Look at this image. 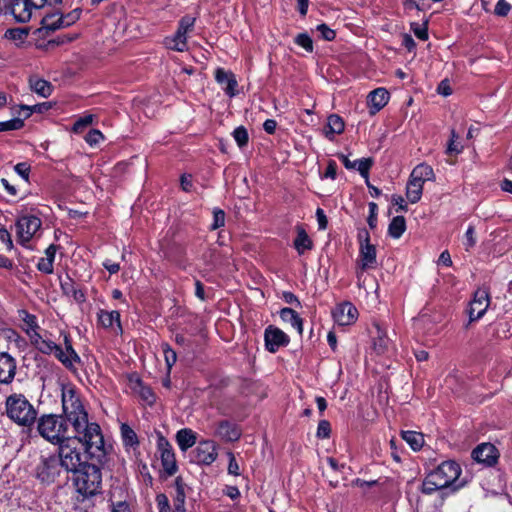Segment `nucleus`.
I'll return each mask as SVG.
<instances>
[{
    "label": "nucleus",
    "mask_w": 512,
    "mask_h": 512,
    "mask_svg": "<svg viewBox=\"0 0 512 512\" xmlns=\"http://www.w3.org/2000/svg\"><path fill=\"white\" fill-rule=\"evenodd\" d=\"M61 400L65 418L55 414L42 415L37 422L39 434L52 444L77 439L87 453L102 452L104 438L100 426L88 421V413L76 388L71 384L62 386Z\"/></svg>",
    "instance_id": "obj_1"
},
{
    "label": "nucleus",
    "mask_w": 512,
    "mask_h": 512,
    "mask_svg": "<svg viewBox=\"0 0 512 512\" xmlns=\"http://www.w3.org/2000/svg\"><path fill=\"white\" fill-rule=\"evenodd\" d=\"M75 489L73 509L76 512H92L102 496V472L99 466L84 463L74 471L72 478Z\"/></svg>",
    "instance_id": "obj_2"
},
{
    "label": "nucleus",
    "mask_w": 512,
    "mask_h": 512,
    "mask_svg": "<svg viewBox=\"0 0 512 512\" xmlns=\"http://www.w3.org/2000/svg\"><path fill=\"white\" fill-rule=\"evenodd\" d=\"M7 416L19 426L29 427L37 419V411L23 394H11L6 398Z\"/></svg>",
    "instance_id": "obj_3"
},
{
    "label": "nucleus",
    "mask_w": 512,
    "mask_h": 512,
    "mask_svg": "<svg viewBox=\"0 0 512 512\" xmlns=\"http://www.w3.org/2000/svg\"><path fill=\"white\" fill-rule=\"evenodd\" d=\"M5 38L15 46L26 48L34 45L38 49L43 50H52L60 45H63L67 42H72L76 39L75 36L67 37V36H56L54 34H44V37L34 38L36 34H4Z\"/></svg>",
    "instance_id": "obj_4"
},
{
    "label": "nucleus",
    "mask_w": 512,
    "mask_h": 512,
    "mask_svg": "<svg viewBox=\"0 0 512 512\" xmlns=\"http://www.w3.org/2000/svg\"><path fill=\"white\" fill-rule=\"evenodd\" d=\"M80 15L81 10L79 9H74L65 15L60 13L48 14L41 20L42 27L35 32H42L43 30L50 32L58 29H66L78 21Z\"/></svg>",
    "instance_id": "obj_5"
},
{
    "label": "nucleus",
    "mask_w": 512,
    "mask_h": 512,
    "mask_svg": "<svg viewBox=\"0 0 512 512\" xmlns=\"http://www.w3.org/2000/svg\"><path fill=\"white\" fill-rule=\"evenodd\" d=\"M62 0H13L11 12L19 22H27L31 19L32 11L38 10L45 5H56Z\"/></svg>",
    "instance_id": "obj_6"
},
{
    "label": "nucleus",
    "mask_w": 512,
    "mask_h": 512,
    "mask_svg": "<svg viewBox=\"0 0 512 512\" xmlns=\"http://www.w3.org/2000/svg\"><path fill=\"white\" fill-rule=\"evenodd\" d=\"M76 441L77 439H70L58 444V461L60 465L73 473L84 465L81 461V452L76 446H73Z\"/></svg>",
    "instance_id": "obj_7"
},
{
    "label": "nucleus",
    "mask_w": 512,
    "mask_h": 512,
    "mask_svg": "<svg viewBox=\"0 0 512 512\" xmlns=\"http://www.w3.org/2000/svg\"><path fill=\"white\" fill-rule=\"evenodd\" d=\"M42 226L40 218L33 215H23L18 218L15 227L18 242L27 247L30 240L36 235Z\"/></svg>",
    "instance_id": "obj_8"
},
{
    "label": "nucleus",
    "mask_w": 512,
    "mask_h": 512,
    "mask_svg": "<svg viewBox=\"0 0 512 512\" xmlns=\"http://www.w3.org/2000/svg\"><path fill=\"white\" fill-rule=\"evenodd\" d=\"M460 474V465L454 460L443 461L430 472L431 478L443 484L444 488L451 486L458 479Z\"/></svg>",
    "instance_id": "obj_9"
},
{
    "label": "nucleus",
    "mask_w": 512,
    "mask_h": 512,
    "mask_svg": "<svg viewBox=\"0 0 512 512\" xmlns=\"http://www.w3.org/2000/svg\"><path fill=\"white\" fill-rule=\"evenodd\" d=\"M192 455L195 463L209 466L217 459V446L211 440L200 441L192 451Z\"/></svg>",
    "instance_id": "obj_10"
},
{
    "label": "nucleus",
    "mask_w": 512,
    "mask_h": 512,
    "mask_svg": "<svg viewBox=\"0 0 512 512\" xmlns=\"http://www.w3.org/2000/svg\"><path fill=\"white\" fill-rule=\"evenodd\" d=\"M471 456L477 463L492 467L497 463L500 454L492 443H482L473 449Z\"/></svg>",
    "instance_id": "obj_11"
},
{
    "label": "nucleus",
    "mask_w": 512,
    "mask_h": 512,
    "mask_svg": "<svg viewBox=\"0 0 512 512\" xmlns=\"http://www.w3.org/2000/svg\"><path fill=\"white\" fill-rule=\"evenodd\" d=\"M157 446L163 470L169 476L174 475L177 472V463L172 446L163 436L159 437Z\"/></svg>",
    "instance_id": "obj_12"
},
{
    "label": "nucleus",
    "mask_w": 512,
    "mask_h": 512,
    "mask_svg": "<svg viewBox=\"0 0 512 512\" xmlns=\"http://www.w3.org/2000/svg\"><path fill=\"white\" fill-rule=\"evenodd\" d=\"M490 297L486 290L478 289L474 293L473 300L470 302L468 310L469 321L473 322L480 319L489 307Z\"/></svg>",
    "instance_id": "obj_13"
},
{
    "label": "nucleus",
    "mask_w": 512,
    "mask_h": 512,
    "mask_svg": "<svg viewBox=\"0 0 512 512\" xmlns=\"http://www.w3.org/2000/svg\"><path fill=\"white\" fill-rule=\"evenodd\" d=\"M334 322L339 326H347L353 324L358 317L357 308L350 302L338 304L332 310Z\"/></svg>",
    "instance_id": "obj_14"
},
{
    "label": "nucleus",
    "mask_w": 512,
    "mask_h": 512,
    "mask_svg": "<svg viewBox=\"0 0 512 512\" xmlns=\"http://www.w3.org/2000/svg\"><path fill=\"white\" fill-rule=\"evenodd\" d=\"M264 341L266 349L275 353L287 343V336L281 329L269 325L264 331Z\"/></svg>",
    "instance_id": "obj_15"
},
{
    "label": "nucleus",
    "mask_w": 512,
    "mask_h": 512,
    "mask_svg": "<svg viewBox=\"0 0 512 512\" xmlns=\"http://www.w3.org/2000/svg\"><path fill=\"white\" fill-rule=\"evenodd\" d=\"M59 461L56 457L43 458L37 467V477L46 483L53 482L59 475Z\"/></svg>",
    "instance_id": "obj_16"
},
{
    "label": "nucleus",
    "mask_w": 512,
    "mask_h": 512,
    "mask_svg": "<svg viewBox=\"0 0 512 512\" xmlns=\"http://www.w3.org/2000/svg\"><path fill=\"white\" fill-rule=\"evenodd\" d=\"M120 434L122 444L127 453H132L136 458L139 457V439L136 432L126 423H122L120 426Z\"/></svg>",
    "instance_id": "obj_17"
},
{
    "label": "nucleus",
    "mask_w": 512,
    "mask_h": 512,
    "mask_svg": "<svg viewBox=\"0 0 512 512\" xmlns=\"http://www.w3.org/2000/svg\"><path fill=\"white\" fill-rule=\"evenodd\" d=\"M16 360L7 352H0V383L10 384L16 374Z\"/></svg>",
    "instance_id": "obj_18"
},
{
    "label": "nucleus",
    "mask_w": 512,
    "mask_h": 512,
    "mask_svg": "<svg viewBox=\"0 0 512 512\" xmlns=\"http://www.w3.org/2000/svg\"><path fill=\"white\" fill-rule=\"evenodd\" d=\"M296 237L293 240V247L297 251L299 256L306 254L313 250L314 242L306 232L302 224H298L295 227Z\"/></svg>",
    "instance_id": "obj_19"
},
{
    "label": "nucleus",
    "mask_w": 512,
    "mask_h": 512,
    "mask_svg": "<svg viewBox=\"0 0 512 512\" xmlns=\"http://www.w3.org/2000/svg\"><path fill=\"white\" fill-rule=\"evenodd\" d=\"M215 435L223 441L234 442L240 438L241 430L236 424L223 420L217 424Z\"/></svg>",
    "instance_id": "obj_20"
},
{
    "label": "nucleus",
    "mask_w": 512,
    "mask_h": 512,
    "mask_svg": "<svg viewBox=\"0 0 512 512\" xmlns=\"http://www.w3.org/2000/svg\"><path fill=\"white\" fill-rule=\"evenodd\" d=\"M215 79L228 96L233 97L236 95L238 83L232 72L226 71L223 68H217L215 71Z\"/></svg>",
    "instance_id": "obj_21"
},
{
    "label": "nucleus",
    "mask_w": 512,
    "mask_h": 512,
    "mask_svg": "<svg viewBox=\"0 0 512 512\" xmlns=\"http://www.w3.org/2000/svg\"><path fill=\"white\" fill-rule=\"evenodd\" d=\"M389 92L385 88H376L368 94L367 103L370 108V114L379 112L388 102Z\"/></svg>",
    "instance_id": "obj_22"
},
{
    "label": "nucleus",
    "mask_w": 512,
    "mask_h": 512,
    "mask_svg": "<svg viewBox=\"0 0 512 512\" xmlns=\"http://www.w3.org/2000/svg\"><path fill=\"white\" fill-rule=\"evenodd\" d=\"M359 256L361 259V268L363 270L375 268L376 260V247L371 243H363L359 247Z\"/></svg>",
    "instance_id": "obj_23"
},
{
    "label": "nucleus",
    "mask_w": 512,
    "mask_h": 512,
    "mask_svg": "<svg viewBox=\"0 0 512 512\" xmlns=\"http://www.w3.org/2000/svg\"><path fill=\"white\" fill-rule=\"evenodd\" d=\"M30 341L39 352L46 355L53 354L55 356L59 348L58 344L41 335L40 333L33 334L32 339H30Z\"/></svg>",
    "instance_id": "obj_24"
},
{
    "label": "nucleus",
    "mask_w": 512,
    "mask_h": 512,
    "mask_svg": "<svg viewBox=\"0 0 512 512\" xmlns=\"http://www.w3.org/2000/svg\"><path fill=\"white\" fill-rule=\"evenodd\" d=\"M61 289L66 296L72 297L77 303L81 304L86 300V294L76 283L67 277L60 283Z\"/></svg>",
    "instance_id": "obj_25"
},
{
    "label": "nucleus",
    "mask_w": 512,
    "mask_h": 512,
    "mask_svg": "<svg viewBox=\"0 0 512 512\" xmlns=\"http://www.w3.org/2000/svg\"><path fill=\"white\" fill-rule=\"evenodd\" d=\"M176 442L181 451L185 452L196 444V433L190 428L180 429L176 433Z\"/></svg>",
    "instance_id": "obj_26"
},
{
    "label": "nucleus",
    "mask_w": 512,
    "mask_h": 512,
    "mask_svg": "<svg viewBox=\"0 0 512 512\" xmlns=\"http://www.w3.org/2000/svg\"><path fill=\"white\" fill-rule=\"evenodd\" d=\"M423 185V180H418L410 175L406 187V197L410 203L415 204L421 199Z\"/></svg>",
    "instance_id": "obj_27"
},
{
    "label": "nucleus",
    "mask_w": 512,
    "mask_h": 512,
    "mask_svg": "<svg viewBox=\"0 0 512 512\" xmlns=\"http://www.w3.org/2000/svg\"><path fill=\"white\" fill-rule=\"evenodd\" d=\"M55 357L67 368H71L75 363H80L81 361L79 355L76 353L72 346H68V348L62 349V347L59 345Z\"/></svg>",
    "instance_id": "obj_28"
},
{
    "label": "nucleus",
    "mask_w": 512,
    "mask_h": 512,
    "mask_svg": "<svg viewBox=\"0 0 512 512\" xmlns=\"http://www.w3.org/2000/svg\"><path fill=\"white\" fill-rule=\"evenodd\" d=\"M98 322L103 328H112L114 324L121 330L120 313L118 311L99 310L97 313Z\"/></svg>",
    "instance_id": "obj_29"
},
{
    "label": "nucleus",
    "mask_w": 512,
    "mask_h": 512,
    "mask_svg": "<svg viewBox=\"0 0 512 512\" xmlns=\"http://www.w3.org/2000/svg\"><path fill=\"white\" fill-rule=\"evenodd\" d=\"M163 44L167 49L178 52H183L188 48L186 34H168L164 38Z\"/></svg>",
    "instance_id": "obj_30"
},
{
    "label": "nucleus",
    "mask_w": 512,
    "mask_h": 512,
    "mask_svg": "<svg viewBox=\"0 0 512 512\" xmlns=\"http://www.w3.org/2000/svg\"><path fill=\"white\" fill-rule=\"evenodd\" d=\"M345 129V123L342 117L337 114H331L327 118V125L325 135L330 140L333 139L335 134L343 133Z\"/></svg>",
    "instance_id": "obj_31"
},
{
    "label": "nucleus",
    "mask_w": 512,
    "mask_h": 512,
    "mask_svg": "<svg viewBox=\"0 0 512 512\" xmlns=\"http://www.w3.org/2000/svg\"><path fill=\"white\" fill-rule=\"evenodd\" d=\"M29 84L32 91L44 98L49 97L53 92V85L47 80L31 77Z\"/></svg>",
    "instance_id": "obj_32"
},
{
    "label": "nucleus",
    "mask_w": 512,
    "mask_h": 512,
    "mask_svg": "<svg viewBox=\"0 0 512 512\" xmlns=\"http://www.w3.org/2000/svg\"><path fill=\"white\" fill-rule=\"evenodd\" d=\"M20 317L25 325L23 328L29 339H32L33 334H39L38 330L40 329L37 317L33 314H30L26 310L20 311Z\"/></svg>",
    "instance_id": "obj_33"
},
{
    "label": "nucleus",
    "mask_w": 512,
    "mask_h": 512,
    "mask_svg": "<svg viewBox=\"0 0 512 512\" xmlns=\"http://www.w3.org/2000/svg\"><path fill=\"white\" fill-rule=\"evenodd\" d=\"M133 390L147 405L151 406L155 403L156 396L153 390L151 389V387L145 385L142 380L138 379L135 382Z\"/></svg>",
    "instance_id": "obj_34"
},
{
    "label": "nucleus",
    "mask_w": 512,
    "mask_h": 512,
    "mask_svg": "<svg viewBox=\"0 0 512 512\" xmlns=\"http://www.w3.org/2000/svg\"><path fill=\"white\" fill-rule=\"evenodd\" d=\"M401 437L414 451H419L424 445V435L416 431H401Z\"/></svg>",
    "instance_id": "obj_35"
},
{
    "label": "nucleus",
    "mask_w": 512,
    "mask_h": 512,
    "mask_svg": "<svg viewBox=\"0 0 512 512\" xmlns=\"http://www.w3.org/2000/svg\"><path fill=\"white\" fill-rule=\"evenodd\" d=\"M406 230V220L404 216H395L388 226V235L394 239H399Z\"/></svg>",
    "instance_id": "obj_36"
},
{
    "label": "nucleus",
    "mask_w": 512,
    "mask_h": 512,
    "mask_svg": "<svg viewBox=\"0 0 512 512\" xmlns=\"http://www.w3.org/2000/svg\"><path fill=\"white\" fill-rule=\"evenodd\" d=\"M410 175L414 176L418 180H423V183L432 180L435 176L432 167L427 164L417 165Z\"/></svg>",
    "instance_id": "obj_37"
},
{
    "label": "nucleus",
    "mask_w": 512,
    "mask_h": 512,
    "mask_svg": "<svg viewBox=\"0 0 512 512\" xmlns=\"http://www.w3.org/2000/svg\"><path fill=\"white\" fill-rule=\"evenodd\" d=\"M375 328L377 330V336L373 338V348L378 354H382L387 349L389 339L380 329L379 325H375Z\"/></svg>",
    "instance_id": "obj_38"
},
{
    "label": "nucleus",
    "mask_w": 512,
    "mask_h": 512,
    "mask_svg": "<svg viewBox=\"0 0 512 512\" xmlns=\"http://www.w3.org/2000/svg\"><path fill=\"white\" fill-rule=\"evenodd\" d=\"M445 489L443 487V484L440 482H437L434 478H431L430 473L425 477L423 480L422 486H421V492L423 494L430 495L436 490H442Z\"/></svg>",
    "instance_id": "obj_39"
},
{
    "label": "nucleus",
    "mask_w": 512,
    "mask_h": 512,
    "mask_svg": "<svg viewBox=\"0 0 512 512\" xmlns=\"http://www.w3.org/2000/svg\"><path fill=\"white\" fill-rule=\"evenodd\" d=\"M24 126L23 119L16 117L0 122V132L19 130Z\"/></svg>",
    "instance_id": "obj_40"
},
{
    "label": "nucleus",
    "mask_w": 512,
    "mask_h": 512,
    "mask_svg": "<svg viewBox=\"0 0 512 512\" xmlns=\"http://www.w3.org/2000/svg\"><path fill=\"white\" fill-rule=\"evenodd\" d=\"M109 503L111 512H131L130 506L125 500H115L114 492L111 493Z\"/></svg>",
    "instance_id": "obj_41"
},
{
    "label": "nucleus",
    "mask_w": 512,
    "mask_h": 512,
    "mask_svg": "<svg viewBox=\"0 0 512 512\" xmlns=\"http://www.w3.org/2000/svg\"><path fill=\"white\" fill-rule=\"evenodd\" d=\"M374 161L372 158H362L359 160H356V164H358V171L360 175L365 179H369V170L371 169Z\"/></svg>",
    "instance_id": "obj_42"
},
{
    "label": "nucleus",
    "mask_w": 512,
    "mask_h": 512,
    "mask_svg": "<svg viewBox=\"0 0 512 512\" xmlns=\"http://www.w3.org/2000/svg\"><path fill=\"white\" fill-rule=\"evenodd\" d=\"M233 137L239 147L246 146L249 140L248 132L243 126H239L233 131Z\"/></svg>",
    "instance_id": "obj_43"
},
{
    "label": "nucleus",
    "mask_w": 512,
    "mask_h": 512,
    "mask_svg": "<svg viewBox=\"0 0 512 512\" xmlns=\"http://www.w3.org/2000/svg\"><path fill=\"white\" fill-rule=\"evenodd\" d=\"M93 118L94 117L91 114L80 117L73 124L72 130L75 133H81L86 127L92 124Z\"/></svg>",
    "instance_id": "obj_44"
},
{
    "label": "nucleus",
    "mask_w": 512,
    "mask_h": 512,
    "mask_svg": "<svg viewBox=\"0 0 512 512\" xmlns=\"http://www.w3.org/2000/svg\"><path fill=\"white\" fill-rule=\"evenodd\" d=\"M331 435V424L328 420H320L317 427L316 437L327 439Z\"/></svg>",
    "instance_id": "obj_45"
},
{
    "label": "nucleus",
    "mask_w": 512,
    "mask_h": 512,
    "mask_svg": "<svg viewBox=\"0 0 512 512\" xmlns=\"http://www.w3.org/2000/svg\"><path fill=\"white\" fill-rule=\"evenodd\" d=\"M163 352L167 368L170 370L177 361V354L168 344L163 345Z\"/></svg>",
    "instance_id": "obj_46"
},
{
    "label": "nucleus",
    "mask_w": 512,
    "mask_h": 512,
    "mask_svg": "<svg viewBox=\"0 0 512 512\" xmlns=\"http://www.w3.org/2000/svg\"><path fill=\"white\" fill-rule=\"evenodd\" d=\"M294 41L297 45L303 47L307 52L313 51V41L309 34H297V37Z\"/></svg>",
    "instance_id": "obj_47"
},
{
    "label": "nucleus",
    "mask_w": 512,
    "mask_h": 512,
    "mask_svg": "<svg viewBox=\"0 0 512 512\" xmlns=\"http://www.w3.org/2000/svg\"><path fill=\"white\" fill-rule=\"evenodd\" d=\"M225 225V212L222 209L215 208L213 210V223L211 229L215 230Z\"/></svg>",
    "instance_id": "obj_48"
},
{
    "label": "nucleus",
    "mask_w": 512,
    "mask_h": 512,
    "mask_svg": "<svg viewBox=\"0 0 512 512\" xmlns=\"http://www.w3.org/2000/svg\"><path fill=\"white\" fill-rule=\"evenodd\" d=\"M511 8V4L506 0H498L494 8V13L497 16L505 17L509 14Z\"/></svg>",
    "instance_id": "obj_49"
},
{
    "label": "nucleus",
    "mask_w": 512,
    "mask_h": 512,
    "mask_svg": "<svg viewBox=\"0 0 512 512\" xmlns=\"http://www.w3.org/2000/svg\"><path fill=\"white\" fill-rule=\"evenodd\" d=\"M103 138V134L101 133V131L97 129L90 130L85 136V140L90 146L99 144L100 141L103 140Z\"/></svg>",
    "instance_id": "obj_50"
},
{
    "label": "nucleus",
    "mask_w": 512,
    "mask_h": 512,
    "mask_svg": "<svg viewBox=\"0 0 512 512\" xmlns=\"http://www.w3.org/2000/svg\"><path fill=\"white\" fill-rule=\"evenodd\" d=\"M290 324L297 329L299 335L302 334L303 320L299 316V314L292 308H290Z\"/></svg>",
    "instance_id": "obj_51"
},
{
    "label": "nucleus",
    "mask_w": 512,
    "mask_h": 512,
    "mask_svg": "<svg viewBox=\"0 0 512 512\" xmlns=\"http://www.w3.org/2000/svg\"><path fill=\"white\" fill-rule=\"evenodd\" d=\"M156 503L159 512H171L170 503L165 494H158L156 496Z\"/></svg>",
    "instance_id": "obj_52"
},
{
    "label": "nucleus",
    "mask_w": 512,
    "mask_h": 512,
    "mask_svg": "<svg viewBox=\"0 0 512 512\" xmlns=\"http://www.w3.org/2000/svg\"><path fill=\"white\" fill-rule=\"evenodd\" d=\"M53 263L51 259L47 258H40L37 264V269L45 274H52L53 273Z\"/></svg>",
    "instance_id": "obj_53"
},
{
    "label": "nucleus",
    "mask_w": 512,
    "mask_h": 512,
    "mask_svg": "<svg viewBox=\"0 0 512 512\" xmlns=\"http://www.w3.org/2000/svg\"><path fill=\"white\" fill-rule=\"evenodd\" d=\"M15 172L21 176L26 182L29 180L30 165L26 162H21L15 165Z\"/></svg>",
    "instance_id": "obj_54"
},
{
    "label": "nucleus",
    "mask_w": 512,
    "mask_h": 512,
    "mask_svg": "<svg viewBox=\"0 0 512 512\" xmlns=\"http://www.w3.org/2000/svg\"><path fill=\"white\" fill-rule=\"evenodd\" d=\"M458 138V135L456 134V131L453 129L451 131V139L448 143V146H447V153L448 154H452V153H455V154H458L462 151V146L459 147L458 144H456V139Z\"/></svg>",
    "instance_id": "obj_55"
},
{
    "label": "nucleus",
    "mask_w": 512,
    "mask_h": 512,
    "mask_svg": "<svg viewBox=\"0 0 512 512\" xmlns=\"http://www.w3.org/2000/svg\"><path fill=\"white\" fill-rule=\"evenodd\" d=\"M195 18L192 16H184L179 23L177 32H188L194 25Z\"/></svg>",
    "instance_id": "obj_56"
},
{
    "label": "nucleus",
    "mask_w": 512,
    "mask_h": 512,
    "mask_svg": "<svg viewBox=\"0 0 512 512\" xmlns=\"http://www.w3.org/2000/svg\"><path fill=\"white\" fill-rule=\"evenodd\" d=\"M466 237V250L468 251L470 248L474 247L476 244V237H475V229L474 226L470 225L465 233Z\"/></svg>",
    "instance_id": "obj_57"
},
{
    "label": "nucleus",
    "mask_w": 512,
    "mask_h": 512,
    "mask_svg": "<svg viewBox=\"0 0 512 512\" xmlns=\"http://www.w3.org/2000/svg\"><path fill=\"white\" fill-rule=\"evenodd\" d=\"M229 456V464H228V473L234 476L240 475L239 465L236 461V458L233 453H228Z\"/></svg>",
    "instance_id": "obj_58"
},
{
    "label": "nucleus",
    "mask_w": 512,
    "mask_h": 512,
    "mask_svg": "<svg viewBox=\"0 0 512 512\" xmlns=\"http://www.w3.org/2000/svg\"><path fill=\"white\" fill-rule=\"evenodd\" d=\"M337 176V163L334 160H329L324 173L325 178L335 179Z\"/></svg>",
    "instance_id": "obj_59"
},
{
    "label": "nucleus",
    "mask_w": 512,
    "mask_h": 512,
    "mask_svg": "<svg viewBox=\"0 0 512 512\" xmlns=\"http://www.w3.org/2000/svg\"><path fill=\"white\" fill-rule=\"evenodd\" d=\"M316 217H317V221H318L319 230H325L328 226V219H327V216L325 215L323 209L317 208Z\"/></svg>",
    "instance_id": "obj_60"
},
{
    "label": "nucleus",
    "mask_w": 512,
    "mask_h": 512,
    "mask_svg": "<svg viewBox=\"0 0 512 512\" xmlns=\"http://www.w3.org/2000/svg\"><path fill=\"white\" fill-rule=\"evenodd\" d=\"M437 92L443 96H449L452 94V88L448 79H444L439 83Z\"/></svg>",
    "instance_id": "obj_61"
},
{
    "label": "nucleus",
    "mask_w": 512,
    "mask_h": 512,
    "mask_svg": "<svg viewBox=\"0 0 512 512\" xmlns=\"http://www.w3.org/2000/svg\"><path fill=\"white\" fill-rule=\"evenodd\" d=\"M0 240L6 244L7 249L11 250L13 248V242L11 239V235L9 231L5 228H0Z\"/></svg>",
    "instance_id": "obj_62"
},
{
    "label": "nucleus",
    "mask_w": 512,
    "mask_h": 512,
    "mask_svg": "<svg viewBox=\"0 0 512 512\" xmlns=\"http://www.w3.org/2000/svg\"><path fill=\"white\" fill-rule=\"evenodd\" d=\"M391 201H392L393 205L398 206L397 211H399V210L407 211L408 210V206L405 203L404 198L401 195H396V194L393 195L391 198Z\"/></svg>",
    "instance_id": "obj_63"
},
{
    "label": "nucleus",
    "mask_w": 512,
    "mask_h": 512,
    "mask_svg": "<svg viewBox=\"0 0 512 512\" xmlns=\"http://www.w3.org/2000/svg\"><path fill=\"white\" fill-rule=\"evenodd\" d=\"M103 266L110 274H116L120 270V265L109 259L103 262Z\"/></svg>",
    "instance_id": "obj_64"
}]
</instances>
